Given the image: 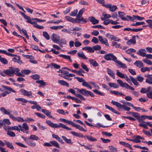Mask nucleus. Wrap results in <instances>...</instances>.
<instances>
[{"mask_svg":"<svg viewBox=\"0 0 152 152\" xmlns=\"http://www.w3.org/2000/svg\"><path fill=\"white\" fill-rule=\"evenodd\" d=\"M117 9V7L115 5H111L109 10L111 12H114Z\"/></svg>","mask_w":152,"mask_h":152,"instance_id":"obj_54","label":"nucleus"},{"mask_svg":"<svg viewBox=\"0 0 152 152\" xmlns=\"http://www.w3.org/2000/svg\"><path fill=\"white\" fill-rule=\"evenodd\" d=\"M10 93V92L8 91H5L3 93H1L0 94V98L2 97L5 96L7 94H9Z\"/></svg>","mask_w":152,"mask_h":152,"instance_id":"obj_62","label":"nucleus"},{"mask_svg":"<svg viewBox=\"0 0 152 152\" xmlns=\"http://www.w3.org/2000/svg\"><path fill=\"white\" fill-rule=\"evenodd\" d=\"M4 141L7 148L11 149H14V147L12 143L6 140H4Z\"/></svg>","mask_w":152,"mask_h":152,"instance_id":"obj_21","label":"nucleus"},{"mask_svg":"<svg viewBox=\"0 0 152 152\" xmlns=\"http://www.w3.org/2000/svg\"><path fill=\"white\" fill-rule=\"evenodd\" d=\"M7 134L11 137H14L15 136V134L12 131H8Z\"/></svg>","mask_w":152,"mask_h":152,"instance_id":"obj_64","label":"nucleus"},{"mask_svg":"<svg viewBox=\"0 0 152 152\" xmlns=\"http://www.w3.org/2000/svg\"><path fill=\"white\" fill-rule=\"evenodd\" d=\"M136 81H138L141 83L144 80L143 77L140 76H137L136 78Z\"/></svg>","mask_w":152,"mask_h":152,"instance_id":"obj_56","label":"nucleus"},{"mask_svg":"<svg viewBox=\"0 0 152 152\" xmlns=\"http://www.w3.org/2000/svg\"><path fill=\"white\" fill-rule=\"evenodd\" d=\"M18 126L20 128L22 132L26 134L28 133L27 131L29 129V127L26 123H23L22 124V126L20 125H19Z\"/></svg>","mask_w":152,"mask_h":152,"instance_id":"obj_9","label":"nucleus"},{"mask_svg":"<svg viewBox=\"0 0 152 152\" xmlns=\"http://www.w3.org/2000/svg\"><path fill=\"white\" fill-rule=\"evenodd\" d=\"M70 29L72 31H77L81 30L82 28L80 27L76 26L74 27H71Z\"/></svg>","mask_w":152,"mask_h":152,"instance_id":"obj_40","label":"nucleus"},{"mask_svg":"<svg viewBox=\"0 0 152 152\" xmlns=\"http://www.w3.org/2000/svg\"><path fill=\"white\" fill-rule=\"evenodd\" d=\"M104 58L106 60H112L115 62L117 59V58L112 53H109L105 55L104 56Z\"/></svg>","mask_w":152,"mask_h":152,"instance_id":"obj_6","label":"nucleus"},{"mask_svg":"<svg viewBox=\"0 0 152 152\" xmlns=\"http://www.w3.org/2000/svg\"><path fill=\"white\" fill-rule=\"evenodd\" d=\"M129 77L130 78H129L128 76L126 75L124 78L127 82L130 83L131 85H132V83L131 82V80L134 85L136 86H137L138 85V83L137 82L135 78H134L132 76H129Z\"/></svg>","mask_w":152,"mask_h":152,"instance_id":"obj_5","label":"nucleus"},{"mask_svg":"<svg viewBox=\"0 0 152 152\" xmlns=\"http://www.w3.org/2000/svg\"><path fill=\"white\" fill-rule=\"evenodd\" d=\"M70 133L74 136L79 137L83 138L84 137V136L80 133H78L73 131H71L70 132Z\"/></svg>","mask_w":152,"mask_h":152,"instance_id":"obj_26","label":"nucleus"},{"mask_svg":"<svg viewBox=\"0 0 152 152\" xmlns=\"http://www.w3.org/2000/svg\"><path fill=\"white\" fill-rule=\"evenodd\" d=\"M61 137L67 143L70 145H72L73 144V142L72 141L71 139H68L66 137L64 136H62Z\"/></svg>","mask_w":152,"mask_h":152,"instance_id":"obj_18","label":"nucleus"},{"mask_svg":"<svg viewBox=\"0 0 152 152\" xmlns=\"http://www.w3.org/2000/svg\"><path fill=\"white\" fill-rule=\"evenodd\" d=\"M50 65L52 66H53L54 68L56 69H59L61 67L60 65H58L55 63H52L50 64Z\"/></svg>","mask_w":152,"mask_h":152,"instance_id":"obj_57","label":"nucleus"},{"mask_svg":"<svg viewBox=\"0 0 152 152\" xmlns=\"http://www.w3.org/2000/svg\"><path fill=\"white\" fill-rule=\"evenodd\" d=\"M85 9L84 8H83L80 10L78 14L77 15V18H80L83 14L84 12V11Z\"/></svg>","mask_w":152,"mask_h":152,"instance_id":"obj_44","label":"nucleus"},{"mask_svg":"<svg viewBox=\"0 0 152 152\" xmlns=\"http://www.w3.org/2000/svg\"><path fill=\"white\" fill-rule=\"evenodd\" d=\"M135 36H133L132 39H130L127 42L126 44L127 45H129L131 44H135L136 43L135 39Z\"/></svg>","mask_w":152,"mask_h":152,"instance_id":"obj_15","label":"nucleus"},{"mask_svg":"<svg viewBox=\"0 0 152 152\" xmlns=\"http://www.w3.org/2000/svg\"><path fill=\"white\" fill-rule=\"evenodd\" d=\"M84 138L85 139L87 138L88 140L91 142H94L97 140L96 139L94 138L91 135H86L84 136Z\"/></svg>","mask_w":152,"mask_h":152,"instance_id":"obj_27","label":"nucleus"},{"mask_svg":"<svg viewBox=\"0 0 152 152\" xmlns=\"http://www.w3.org/2000/svg\"><path fill=\"white\" fill-rule=\"evenodd\" d=\"M20 69L18 68L10 67L9 69L4 70V72L9 76H13L14 74L19 77H24V75H28L31 72V71L27 69L22 70L21 72H20Z\"/></svg>","mask_w":152,"mask_h":152,"instance_id":"obj_1","label":"nucleus"},{"mask_svg":"<svg viewBox=\"0 0 152 152\" xmlns=\"http://www.w3.org/2000/svg\"><path fill=\"white\" fill-rule=\"evenodd\" d=\"M82 85L83 86L86 87L90 89H91L92 87L85 80L82 83Z\"/></svg>","mask_w":152,"mask_h":152,"instance_id":"obj_50","label":"nucleus"},{"mask_svg":"<svg viewBox=\"0 0 152 152\" xmlns=\"http://www.w3.org/2000/svg\"><path fill=\"white\" fill-rule=\"evenodd\" d=\"M33 25L34 27L39 29H42L44 28L43 26L37 25V23L35 21L34 22Z\"/></svg>","mask_w":152,"mask_h":152,"instance_id":"obj_46","label":"nucleus"},{"mask_svg":"<svg viewBox=\"0 0 152 152\" xmlns=\"http://www.w3.org/2000/svg\"><path fill=\"white\" fill-rule=\"evenodd\" d=\"M134 64L140 68L144 66L143 64L141 61L139 60L136 61L134 63Z\"/></svg>","mask_w":152,"mask_h":152,"instance_id":"obj_20","label":"nucleus"},{"mask_svg":"<svg viewBox=\"0 0 152 152\" xmlns=\"http://www.w3.org/2000/svg\"><path fill=\"white\" fill-rule=\"evenodd\" d=\"M111 103L113 105L116 106L117 107L119 108H123L125 110L128 111H129L130 110V107H128L124 104L122 105L121 104L118 102L112 100L111 102Z\"/></svg>","mask_w":152,"mask_h":152,"instance_id":"obj_3","label":"nucleus"},{"mask_svg":"<svg viewBox=\"0 0 152 152\" xmlns=\"http://www.w3.org/2000/svg\"><path fill=\"white\" fill-rule=\"evenodd\" d=\"M29 140H37L39 139V137L35 135H31L29 138Z\"/></svg>","mask_w":152,"mask_h":152,"instance_id":"obj_42","label":"nucleus"},{"mask_svg":"<svg viewBox=\"0 0 152 152\" xmlns=\"http://www.w3.org/2000/svg\"><path fill=\"white\" fill-rule=\"evenodd\" d=\"M81 65L82 67L86 71L88 72L89 69L87 68V66L84 63L82 62L81 63Z\"/></svg>","mask_w":152,"mask_h":152,"instance_id":"obj_53","label":"nucleus"},{"mask_svg":"<svg viewBox=\"0 0 152 152\" xmlns=\"http://www.w3.org/2000/svg\"><path fill=\"white\" fill-rule=\"evenodd\" d=\"M115 62L117 63L118 65H119V66H118L119 67L122 68L123 69L127 68V66L125 64L122 63L121 61L117 59L116 61H115Z\"/></svg>","mask_w":152,"mask_h":152,"instance_id":"obj_17","label":"nucleus"},{"mask_svg":"<svg viewBox=\"0 0 152 152\" xmlns=\"http://www.w3.org/2000/svg\"><path fill=\"white\" fill-rule=\"evenodd\" d=\"M93 48L94 50H100L101 48V47L100 45H96L93 46Z\"/></svg>","mask_w":152,"mask_h":152,"instance_id":"obj_58","label":"nucleus"},{"mask_svg":"<svg viewBox=\"0 0 152 152\" xmlns=\"http://www.w3.org/2000/svg\"><path fill=\"white\" fill-rule=\"evenodd\" d=\"M12 59L13 61L15 62H17L19 64L22 63V61L20 60V58L19 56H18L17 58H13Z\"/></svg>","mask_w":152,"mask_h":152,"instance_id":"obj_41","label":"nucleus"},{"mask_svg":"<svg viewBox=\"0 0 152 152\" xmlns=\"http://www.w3.org/2000/svg\"><path fill=\"white\" fill-rule=\"evenodd\" d=\"M81 21H82L85 23H86L87 21L86 19L82 17L80 18H76V22L77 23H80Z\"/></svg>","mask_w":152,"mask_h":152,"instance_id":"obj_24","label":"nucleus"},{"mask_svg":"<svg viewBox=\"0 0 152 152\" xmlns=\"http://www.w3.org/2000/svg\"><path fill=\"white\" fill-rule=\"evenodd\" d=\"M1 110L2 112L5 114L9 115L10 117L13 120L16 121L17 118L14 116L12 114H10V112L7 111L4 107L1 108Z\"/></svg>","mask_w":152,"mask_h":152,"instance_id":"obj_10","label":"nucleus"},{"mask_svg":"<svg viewBox=\"0 0 152 152\" xmlns=\"http://www.w3.org/2000/svg\"><path fill=\"white\" fill-rule=\"evenodd\" d=\"M59 56L60 57H61L63 58L64 59L69 60L71 62H72V60L71 59L70 57L69 56L63 54H60L59 55Z\"/></svg>","mask_w":152,"mask_h":152,"instance_id":"obj_33","label":"nucleus"},{"mask_svg":"<svg viewBox=\"0 0 152 152\" xmlns=\"http://www.w3.org/2000/svg\"><path fill=\"white\" fill-rule=\"evenodd\" d=\"M43 35L47 40H49L50 39V36L47 32H43Z\"/></svg>","mask_w":152,"mask_h":152,"instance_id":"obj_55","label":"nucleus"},{"mask_svg":"<svg viewBox=\"0 0 152 152\" xmlns=\"http://www.w3.org/2000/svg\"><path fill=\"white\" fill-rule=\"evenodd\" d=\"M35 114L39 117L42 118H45L46 117L44 115L40 114L39 113H35Z\"/></svg>","mask_w":152,"mask_h":152,"instance_id":"obj_63","label":"nucleus"},{"mask_svg":"<svg viewBox=\"0 0 152 152\" xmlns=\"http://www.w3.org/2000/svg\"><path fill=\"white\" fill-rule=\"evenodd\" d=\"M142 61L144 63L148 65H152V62L150 60H148L147 59H142Z\"/></svg>","mask_w":152,"mask_h":152,"instance_id":"obj_49","label":"nucleus"},{"mask_svg":"<svg viewBox=\"0 0 152 152\" xmlns=\"http://www.w3.org/2000/svg\"><path fill=\"white\" fill-rule=\"evenodd\" d=\"M89 83L91 84L94 87V88L96 89H99L100 88L99 86L96 85L95 83L93 82H89Z\"/></svg>","mask_w":152,"mask_h":152,"instance_id":"obj_60","label":"nucleus"},{"mask_svg":"<svg viewBox=\"0 0 152 152\" xmlns=\"http://www.w3.org/2000/svg\"><path fill=\"white\" fill-rule=\"evenodd\" d=\"M80 94L87 96H88L89 95L92 97H94V94L92 92L84 88H81V91Z\"/></svg>","mask_w":152,"mask_h":152,"instance_id":"obj_7","label":"nucleus"},{"mask_svg":"<svg viewBox=\"0 0 152 152\" xmlns=\"http://www.w3.org/2000/svg\"><path fill=\"white\" fill-rule=\"evenodd\" d=\"M57 43L58 44L60 47H63L62 44L64 45H66V40L64 39L61 38L60 39V38L59 41Z\"/></svg>","mask_w":152,"mask_h":152,"instance_id":"obj_19","label":"nucleus"},{"mask_svg":"<svg viewBox=\"0 0 152 152\" xmlns=\"http://www.w3.org/2000/svg\"><path fill=\"white\" fill-rule=\"evenodd\" d=\"M99 40L102 45H104L107 47L109 46L108 40L105 37H102L101 36H98Z\"/></svg>","mask_w":152,"mask_h":152,"instance_id":"obj_8","label":"nucleus"},{"mask_svg":"<svg viewBox=\"0 0 152 152\" xmlns=\"http://www.w3.org/2000/svg\"><path fill=\"white\" fill-rule=\"evenodd\" d=\"M116 71V74L118 76L122 78H123L125 77L126 75H124L123 73L119 72L118 70H117Z\"/></svg>","mask_w":152,"mask_h":152,"instance_id":"obj_39","label":"nucleus"},{"mask_svg":"<svg viewBox=\"0 0 152 152\" xmlns=\"http://www.w3.org/2000/svg\"><path fill=\"white\" fill-rule=\"evenodd\" d=\"M46 123L49 126L52 128H59L62 127L68 130H72L71 128L66 126L65 125L61 123H60L58 124H54L53 122L49 120L46 121Z\"/></svg>","mask_w":152,"mask_h":152,"instance_id":"obj_2","label":"nucleus"},{"mask_svg":"<svg viewBox=\"0 0 152 152\" xmlns=\"http://www.w3.org/2000/svg\"><path fill=\"white\" fill-rule=\"evenodd\" d=\"M50 143L52 145V146L55 147L56 148H60L58 143L55 141H51L50 142Z\"/></svg>","mask_w":152,"mask_h":152,"instance_id":"obj_38","label":"nucleus"},{"mask_svg":"<svg viewBox=\"0 0 152 152\" xmlns=\"http://www.w3.org/2000/svg\"><path fill=\"white\" fill-rule=\"evenodd\" d=\"M41 111L49 118H53L52 116L50 115L51 114L50 111L45 109H42Z\"/></svg>","mask_w":152,"mask_h":152,"instance_id":"obj_14","label":"nucleus"},{"mask_svg":"<svg viewBox=\"0 0 152 152\" xmlns=\"http://www.w3.org/2000/svg\"><path fill=\"white\" fill-rule=\"evenodd\" d=\"M0 61L4 65L7 64L8 63V61L6 58H2L1 57L0 58Z\"/></svg>","mask_w":152,"mask_h":152,"instance_id":"obj_47","label":"nucleus"},{"mask_svg":"<svg viewBox=\"0 0 152 152\" xmlns=\"http://www.w3.org/2000/svg\"><path fill=\"white\" fill-rule=\"evenodd\" d=\"M88 19L93 24H96L99 23V21L97 20L93 16L89 17L88 18Z\"/></svg>","mask_w":152,"mask_h":152,"instance_id":"obj_16","label":"nucleus"},{"mask_svg":"<svg viewBox=\"0 0 152 152\" xmlns=\"http://www.w3.org/2000/svg\"><path fill=\"white\" fill-rule=\"evenodd\" d=\"M109 148L110 151L109 152H117V150L116 148L112 146H109Z\"/></svg>","mask_w":152,"mask_h":152,"instance_id":"obj_48","label":"nucleus"},{"mask_svg":"<svg viewBox=\"0 0 152 152\" xmlns=\"http://www.w3.org/2000/svg\"><path fill=\"white\" fill-rule=\"evenodd\" d=\"M1 87L4 89L8 91L9 92L12 91V92L15 93V91L12 88L8 87L7 86H5L4 85H2Z\"/></svg>","mask_w":152,"mask_h":152,"instance_id":"obj_31","label":"nucleus"},{"mask_svg":"<svg viewBox=\"0 0 152 152\" xmlns=\"http://www.w3.org/2000/svg\"><path fill=\"white\" fill-rule=\"evenodd\" d=\"M145 77H146L147 78L145 80L146 83H148L152 81V75H145Z\"/></svg>","mask_w":152,"mask_h":152,"instance_id":"obj_32","label":"nucleus"},{"mask_svg":"<svg viewBox=\"0 0 152 152\" xmlns=\"http://www.w3.org/2000/svg\"><path fill=\"white\" fill-rule=\"evenodd\" d=\"M93 91L96 94L98 95L103 96L104 95V94L102 93L100 91H99L97 89L96 90H93Z\"/></svg>","mask_w":152,"mask_h":152,"instance_id":"obj_61","label":"nucleus"},{"mask_svg":"<svg viewBox=\"0 0 152 152\" xmlns=\"http://www.w3.org/2000/svg\"><path fill=\"white\" fill-rule=\"evenodd\" d=\"M117 82L119 85L122 87H124L127 89H129L133 91L134 90V88L129 85L127 83H124L121 80H117Z\"/></svg>","mask_w":152,"mask_h":152,"instance_id":"obj_4","label":"nucleus"},{"mask_svg":"<svg viewBox=\"0 0 152 152\" xmlns=\"http://www.w3.org/2000/svg\"><path fill=\"white\" fill-rule=\"evenodd\" d=\"M36 83L40 84V87L45 86L47 85L46 83L43 80H37L36 81Z\"/></svg>","mask_w":152,"mask_h":152,"instance_id":"obj_35","label":"nucleus"},{"mask_svg":"<svg viewBox=\"0 0 152 152\" xmlns=\"http://www.w3.org/2000/svg\"><path fill=\"white\" fill-rule=\"evenodd\" d=\"M90 64L94 66H99L98 64L96 61L94 59H90L89 60Z\"/></svg>","mask_w":152,"mask_h":152,"instance_id":"obj_34","label":"nucleus"},{"mask_svg":"<svg viewBox=\"0 0 152 152\" xmlns=\"http://www.w3.org/2000/svg\"><path fill=\"white\" fill-rule=\"evenodd\" d=\"M65 18L68 21L70 22L75 23L76 22V18L74 19L69 16H66L65 17Z\"/></svg>","mask_w":152,"mask_h":152,"instance_id":"obj_29","label":"nucleus"},{"mask_svg":"<svg viewBox=\"0 0 152 152\" xmlns=\"http://www.w3.org/2000/svg\"><path fill=\"white\" fill-rule=\"evenodd\" d=\"M24 18L27 20V21L28 23L32 24H33L34 23V21L33 20H33V18L31 19L30 18V17L28 16H26Z\"/></svg>","mask_w":152,"mask_h":152,"instance_id":"obj_36","label":"nucleus"},{"mask_svg":"<svg viewBox=\"0 0 152 152\" xmlns=\"http://www.w3.org/2000/svg\"><path fill=\"white\" fill-rule=\"evenodd\" d=\"M31 77L34 80H38L39 79L40 76L38 74H36L31 75Z\"/></svg>","mask_w":152,"mask_h":152,"instance_id":"obj_45","label":"nucleus"},{"mask_svg":"<svg viewBox=\"0 0 152 152\" xmlns=\"http://www.w3.org/2000/svg\"><path fill=\"white\" fill-rule=\"evenodd\" d=\"M77 54L79 58H81L82 59L85 60H86L87 59V58L85 55L83 53L82 51L78 52L77 53Z\"/></svg>","mask_w":152,"mask_h":152,"instance_id":"obj_28","label":"nucleus"},{"mask_svg":"<svg viewBox=\"0 0 152 152\" xmlns=\"http://www.w3.org/2000/svg\"><path fill=\"white\" fill-rule=\"evenodd\" d=\"M108 85L110 87H113L114 88H117L119 87L118 85L115 83H109Z\"/></svg>","mask_w":152,"mask_h":152,"instance_id":"obj_43","label":"nucleus"},{"mask_svg":"<svg viewBox=\"0 0 152 152\" xmlns=\"http://www.w3.org/2000/svg\"><path fill=\"white\" fill-rule=\"evenodd\" d=\"M21 92L23 95L29 97L31 96V97L32 96V93L31 91H28L25 89H22L21 90Z\"/></svg>","mask_w":152,"mask_h":152,"instance_id":"obj_13","label":"nucleus"},{"mask_svg":"<svg viewBox=\"0 0 152 152\" xmlns=\"http://www.w3.org/2000/svg\"><path fill=\"white\" fill-rule=\"evenodd\" d=\"M105 106L109 110L112 111V112H113L114 113H115V114H118V115L120 114V113H119L118 112L115 110L113 108L111 107H110L108 106V105H107V104H105Z\"/></svg>","mask_w":152,"mask_h":152,"instance_id":"obj_22","label":"nucleus"},{"mask_svg":"<svg viewBox=\"0 0 152 152\" xmlns=\"http://www.w3.org/2000/svg\"><path fill=\"white\" fill-rule=\"evenodd\" d=\"M78 11L77 10H74L72 12H71L69 14V15L71 16H76L77 15V12Z\"/></svg>","mask_w":152,"mask_h":152,"instance_id":"obj_52","label":"nucleus"},{"mask_svg":"<svg viewBox=\"0 0 152 152\" xmlns=\"http://www.w3.org/2000/svg\"><path fill=\"white\" fill-rule=\"evenodd\" d=\"M146 50L144 49H140L137 52V53L139 56L143 57H145L146 53H145Z\"/></svg>","mask_w":152,"mask_h":152,"instance_id":"obj_12","label":"nucleus"},{"mask_svg":"<svg viewBox=\"0 0 152 152\" xmlns=\"http://www.w3.org/2000/svg\"><path fill=\"white\" fill-rule=\"evenodd\" d=\"M108 74L111 76L113 79H115V75L113 71L109 68L107 69Z\"/></svg>","mask_w":152,"mask_h":152,"instance_id":"obj_23","label":"nucleus"},{"mask_svg":"<svg viewBox=\"0 0 152 152\" xmlns=\"http://www.w3.org/2000/svg\"><path fill=\"white\" fill-rule=\"evenodd\" d=\"M118 13L119 15V17L122 20H128V19L126 18V17H124V15H125V14L124 12H118Z\"/></svg>","mask_w":152,"mask_h":152,"instance_id":"obj_25","label":"nucleus"},{"mask_svg":"<svg viewBox=\"0 0 152 152\" xmlns=\"http://www.w3.org/2000/svg\"><path fill=\"white\" fill-rule=\"evenodd\" d=\"M60 37L59 35L54 33L52 34V37L51 39L53 41L57 43L59 41Z\"/></svg>","mask_w":152,"mask_h":152,"instance_id":"obj_11","label":"nucleus"},{"mask_svg":"<svg viewBox=\"0 0 152 152\" xmlns=\"http://www.w3.org/2000/svg\"><path fill=\"white\" fill-rule=\"evenodd\" d=\"M133 17L134 19H137L139 20H142L145 19L144 17H141L139 16L133 15Z\"/></svg>","mask_w":152,"mask_h":152,"instance_id":"obj_59","label":"nucleus"},{"mask_svg":"<svg viewBox=\"0 0 152 152\" xmlns=\"http://www.w3.org/2000/svg\"><path fill=\"white\" fill-rule=\"evenodd\" d=\"M58 83L62 86H66L67 87L69 86V84L66 82L62 80H58Z\"/></svg>","mask_w":152,"mask_h":152,"instance_id":"obj_30","label":"nucleus"},{"mask_svg":"<svg viewBox=\"0 0 152 152\" xmlns=\"http://www.w3.org/2000/svg\"><path fill=\"white\" fill-rule=\"evenodd\" d=\"M140 139H144L139 135H137L136 136V143H140L141 141Z\"/></svg>","mask_w":152,"mask_h":152,"instance_id":"obj_51","label":"nucleus"},{"mask_svg":"<svg viewBox=\"0 0 152 152\" xmlns=\"http://www.w3.org/2000/svg\"><path fill=\"white\" fill-rule=\"evenodd\" d=\"M110 92L111 93L113 94L116 96H125V95L121 92H119L115 91H111Z\"/></svg>","mask_w":152,"mask_h":152,"instance_id":"obj_37","label":"nucleus"}]
</instances>
